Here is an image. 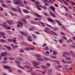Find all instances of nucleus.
Returning a JSON list of instances; mask_svg holds the SVG:
<instances>
[{"instance_id":"603ef678","label":"nucleus","mask_w":75,"mask_h":75,"mask_svg":"<svg viewBox=\"0 0 75 75\" xmlns=\"http://www.w3.org/2000/svg\"><path fill=\"white\" fill-rule=\"evenodd\" d=\"M47 65L48 67H50L51 65L50 64V63H48L47 64Z\"/></svg>"},{"instance_id":"79ce46f5","label":"nucleus","mask_w":75,"mask_h":75,"mask_svg":"<svg viewBox=\"0 0 75 75\" xmlns=\"http://www.w3.org/2000/svg\"><path fill=\"white\" fill-rule=\"evenodd\" d=\"M57 67L60 68H62V66L61 65H59L57 66Z\"/></svg>"},{"instance_id":"2f4dec72","label":"nucleus","mask_w":75,"mask_h":75,"mask_svg":"<svg viewBox=\"0 0 75 75\" xmlns=\"http://www.w3.org/2000/svg\"><path fill=\"white\" fill-rule=\"evenodd\" d=\"M35 3H36V4H37L38 5L39 4H40V2L38 1H35Z\"/></svg>"},{"instance_id":"052dcab7","label":"nucleus","mask_w":75,"mask_h":75,"mask_svg":"<svg viewBox=\"0 0 75 75\" xmlns=\"http://www.w3.org/2000/svg\"><path fill=\"white\" fill-rule=\"evenodd\" d=\"M24 3L25 4H27V2L25 1H24Z\"/></svg>"},{"instance_id":"5701e85b","label":"nucleus","mask_w":75,"mask_h":75,"mask_svg":"<svg viewBox=\"0 0 75 75\" xmlns=\"http://www.w3.org/2000/svg\"><path fill=\"white\" fill-rule=\"evenodd\" d=\"M30 18V16H25V17L24 18L25 19H27V18Z\"/></svg>"},{"instance_id":"9d476101","label":"nucleus","mask_w":75,"mask_h":75,"mask_svg":"<svg viewBox=\"0 0 75 75\" xmlns=\"http://www.w3.org/2000/svg\"><path fill=\"white\" fill-rule=\"evenodd\" d=\"M47 19L48 20V21H50V22H52V23H54V20H52L51 18H48Z\"/></svg>"},{"instance_id":"a18cd8bd","label":"nucleus","mask_w":75,"mask_h":75,"mask_svg":"<svg viewBox=\"0 0 75 75\" xmlns=\"http://www.w3.org/2000/svg\"><path fill=\"white\" fill-rule=\"evenodd\" d=\"M3 48V46L0 45V50H1Z\"/></svg>"},{"instance_id":"58836bf2","label":"nucleus","mask_w":75,"mask_h":75,"mask_svg":"<svg viewBox=\"0 0 75 75\" xmlns=\"http://www.w3.org/2000/svg\"><path fill=\"white\" fill-rule=\"evenodd\" d=\"M1 41H2V42H6V41L5 40H1Z\"/></svg>"},{"instance_id":"6e6552de","label":"nucleus","mask_w":75,"mask_h":75,"mask_svg":"<svg viewBox=\"0 0 75 75\" xmlns=\"http://www.w3.org/2000/svg\"><path fill=\"white\" fill-rule=\"evenodd\" d=\"M33 64H34L35 65H40V64H41V63L38 62H33Z\"/></svg>"},{"instance_id":"e433bc0d","label":"nucleus","mask_w":75,"mask_h":75,"mask_svg":"<svg viewBox=\"0 0 75 75\" xmlns=\"http://www.w3.org/2000/svg\"><path fill=\"white\" fill-rule=\"evenodd\" d=\"M13 42L16 41V39L15 38H13Z\"/></svg>"},{"instance_id":"37998d69","label":"nucleus","mask_w":75,"mask_h":75,"mask_svg":"<svg viewBox=\"0 0 75 75\" xmlns=\"http://www.w3.org/2000/svg\"><path fill=\"white\" fill-rule=\"evenodd\" d=\"M70 1L71 3V4H72L73 5H74V4L75 5V3H74V2H72V1Z\"/></svg>"},{"instance_id":"cd10ccee","label":"nucleus","mask_w":75,"mask_h":75,"mask_svg":"<svg viewBox=\"0 0 75 75\" xmlns=\"http://www.w3.org/2000/svg\"><path fill=\"white\" fill-rule=\"evenodd\" d=\"M36 56L37 57H38V58H41V55L39 54H36Z\"/></svg>"},{"instance_id":"e2e57ef3","label":"nucleus","mask_w":75,"mask_h":75,"mask_svg":"<svg viewBox=\"0 0 75 75\" xmlns=\"http://www.w3.org/2000/svg\"><path fill=\"white\" fill-rule=\"evenodd\" d=\"M25 8H27V9H28V10H30V8H28V7L27 6H25Z\"/></svg>"},{"instance_id":"c85d7f7f","label":"nucleus","mask_w":75,"mask_h":75,"mask_svg":"<svg viewBox=\"0 0 75 75\" xmlns=\"http://www.w3.org/2000/svg\"><path fill=\"white\" fill-rule=\"evenodd\" d=\"M18 67L21 68V69H24V67H23L22 66H21L20 65H18Z\"/></svg>"},{"instance_id":"680f3d73","label":"nucleus","mask_w":75,"mask_h":75,"mask_svg":"<svg viewBox=\"0 0 75 75\" xmlns=\"http://www.w3.org/2000/svg\"><path fill=\"white\" fill-rule=\"evenodd\" d=\"M3 26L4 28H7V26L6 25H3Z\"/></svg>"},{"instance_id":"4be33fe9","label":"nucleus","mask_w":75,"mask_h":75,"mask_svg":"<svg viewBox=\"0 0 75 75\" xmlns=\"http://www.w3.org/2000/svg\"><path fill=\"white\" fill-rule=\"evenodd\" d=\"M34 19L35 20H36V21H40V20H41V19L38 18H35Z\"/></svg>"},{"instance_id":"0eeeda50","label":"nucleus","mask_w":75,"mask_h":75,"mask_svg":"<svg viewBox=\"0 0 75 75\" xmlns=\"http://www.w3.org/2000/svg\"><path fill=\"white\" fill-rule=\"evenodd\" d=\"M61 34L62 35H64L62 36V37L64 38V40H67V38H66V37H65V34H64V33L62 32H61Z\"/></svg>"},{"instance_id":"a878e982","label":"nucleus","mask_w":75,"mask_h":75,"mask_svg":"<svg viewBox=\"0 0 75 75\" xmlns=\"http://www.w3.org/2000/svg\"><path fill=\"white\" fill-rule=\"evenodd\" d=\"M46 24L47 26H48V27H50L51 28H54V27L47 24V23H46Z\"/></svg>"},{"instance_id":"7ed1b4c3","label":"nucleus","mask_w":75,"mask_h":75,"mask_svg":"<svg viewBox=\"0 0 75 75\" xmlns=\"http://www.w3.org/2000/svg\"><path fill=\"white\" fill-rule=\"evenodd\" d=\"M17 26L18 27H21V28H23V24L21 22L19 21V24L17 25Z\"/></svg>"},{"instance_id":"49530a36","label":"nucleus","mask_w":75,"mask_h":75,"mask_svg":"<svg viewBox=\"0 0 75 75\" xmlns=\"http://www.w3.org/2000/svg\"><path fill=\"white\" fill-rule=\"evenodd\" d=\"M68 70H71V71H72V68L71 67H70L69 69H68Z\"/></svg>"},{"instance_id":"f8f14e48","label":"nucleus","mask_w":75,"mask_h":75,"mask_svg":"<svg viewBox=\"0 0 75 75\" xmlns=\"http://www.w3.org/2000/svg\"><path fill=\"white\" fill-rule=\"evenodd\" d=\"M7 54V52H4L1 53V55L2 56H5Z\"/></svg>"},{"instance_id":"5fc2aeb1","label":"nucleus","mask_w":75,"mask_h":75,"mask_svg":"<svg viewBox=\"0 0 75 75\" xmlns=\"http://www.w3.org/2000/svg\"><path fill=\"white\" fill-rule=\"evenodd\" d=\"M6 2H7V3H11V2L10 1H6Z\"/></svg>"},{"instance_id":"7c9ffc66","label":"nucleus","mask_w":75,"mask_h":75,"mask_svg":"<svg viewBox=\"0 0 75 75\" xmlns=\"http://www.w3.org/2000/svg\"><path fill=\"white\" fill-rule=\"evenodd\" d=\"M23 12L25 13H28V11L25 10H23Z\"/></svg>"},{"instance_id":"aec40b11","label":"nucleus","mask_w":75,"mask_h":75,"mask_svg":"<svg viewBox=\"0 0 75 75\" xmlns=\"http://www.w3.org/2000/svg\"><path fill=\"white\" fill-rule=\"evenodd\" d=\"M37 59L39 61H44V59L41 58H37Z\"/></svg>"},{"instance_id":"09e8293b","label":"nucleus","mask_w":75,"mask_h":75,"mask_svg":"<svg viewBox=\"0 0 75 75\" xmlns=\"http://www.w3.org/2000/svg\"><path fill=\"white\" fill-rule=\"evenodd\" d=\"M32 36L34 38H36V36L35 35L33 34Z\"/></svg>"},{"instance_id":"b1692460","label":"nucleus","mask_w":75,"mask_h":75,"mask_svg":"<svg viewBox=\"0 0 75 75\" xmlns=\"http://www.w3.org/2000/svg\"><path fill=\"white\" fill-rule=\"evenodd\" d=\"M40 24H42L43 27H45V24L43 22L40 23Z\"/></svg>"},{"instance_id":"4468645a","label":"nucleus","mask_w":75,"mask_h":75,"mask_svg":"<svg viewBox=\"0 0 75 75\" xmlns=\"http://www.w3.org/2000/svg\"><path fill=\"white\" fill-rule=\"evenodd\" d=\"M55 21H56V22L58 23V24L59 25H60V26H61V25H62V24H61V23L59 22V21H58V20H56Z\"/></svg>"},{"instance_id":"4c0bfd02","label":"nucleus","mask_w":75,"mask_h":75,"mask_svg":"<svg viewBox=\"0 0 75 75\" xmlns=\"http://www.w3.org/2000/svg\"><path fill=\"white\" fill-rule=\"evenodd\" d=\"M23 22H24V23H25L26 24H27V21H25V19H23Z\"/></svg>"},{"instance_id":"72a5a7b5","label":"nucleus","mask_w":75,"mask_h":75,"mask_svg":"<svg viewBox=\"0 0 75 75\" xmlns=\"http://www.w3.org/2000/svg\"><path fill=\"white\" fill-rule=\"evenodd\" d=\"M34 66L36 68H38V69H40V67H39L37 66L36 65H34Z\"/></svg>"},{"instance_id":"4d7b16f0","label":"nucleus","mask_w":75,"mask_h":75,"mask_svg":"<svg viewBox=\"0 0 75 75\" xmlns=\"http://www.w3.org/2000/svg\"><path fill=\"white\" fill-rule=\"evenodd\" d=\"M66 59H68V60H70L71 59V58L69 57H67L66 58Z\"/></svg>"},{"instance_id":"c9c22d12","label":"nucleus","mask_w":75,"mask_h":75,"mask_svg":"<svg viewBox=\"0 0 75 75\" xmlns=\"http://www.w3.org/2000/svg\"><path fill=\"white\" fill-rule=\"evenodd\" d=\"M30 31H33V28H30L29 29Z\"/></svg>"},{"instance_id":"6e6d98bb","label":"nucleus","mask_w":75,"mask_h":75,"mask_svg":"<svg viewBox=\"0 0 75 75\" xmlns=\"http://www.w3.org/2000/svg\"><path fill=\"white\" fill-rule=\"evenodd\" d=\"M9 59H11V60H14V59L11 58V57H10L9 58Z\"/></svg>"},{"instance_id":"423d86ee","label":"nucleus","mask_w":75,"mask_h":75,"mask_svg":"<svg viewBox=\"0 0 75 75\" xmlns=\"http://www.w3.org/2000/svg\"><path fill=\"white\" fill-rule=\"evenodd\" d=\"M62 62H64V63H67V62H68L69 64H71V62L70 61H65L64 60H62Z\"/></svg>"},{"instance_id":"c756f323","label":"nucleus","mask_w":75,"mask_h":75,"mask_svg":"<svg viewBox=\"0 0 75 75\" xmlns=\"http://www.w3.org/2000/svg\"><path fill=\"white\" fill-rule=\"evenodd\" d=\"M62 28H63L64 30H66V29L65 28V26L64 25H62Z\"/></svg>"},{"instance_id":"2eb2a0df","label":"nucleus","mask_w":75,"mask_h":75,"mask_svg":"<svg viewBox=\"0 0 75 75\" xmlns=\"http://www.w3.org/2000/svg\"><path fill=\"white\" fill-rule=\"evenodd\" d=\"M4 35H5V33L2 32L1 34V36L4 38H6V36H4Z\"/></svg>"},{"instance_id":"864d4df0","label":"nucleus","mask_w":75,"mask_h":75,"mask_svg":"<svg viewBox=\"0 0 75 75\" xmlns=\"http://www.w3.org/2000/svg\"><path fill=\"white\" fill-rule=\"evenodd\" d=\"M47 45L46 44H44L43 45H42V47H45Z\"/></svg>"},{"instance_id":"13d9d810","label":"nucleus","mask_w":75,"mask_h":75,"mask_svg":"<svg viewBox=\"0 0 75 75\" xmlns=\"http://www.w3.org/2000/svg\"><path fill=\"white\" fill-rule=\"evenodd\" d=\"M57 64H58V65L60 64V62H59V61H58L57 62Z\"/></svg>"},{"instance_id":"f257e3e1","label":"nucleus","mask_w":75,"mask_h":75,"mask_svg":"<svg viewBox=\"0 0 75 75\" xmlns=\"http://www.w3.org/2000/svg\"><path fill=\"white\" fill-rule=\"evenodd\" d=\"M22 1L21 0H14V4H18V6H21L22 7H24L23 4L21 2Z\"/></svg>"},{"instance_id":"bb28decb","label":"nucleus","mask_w":75,"mask_h":75,"mask_svg":"<svg viewBox=\"0 0 75 75\" xmlns=\"http://www.w3.org/2000/svg\"><path fill=\"white\" fill-rule=\"evenodd\" d=\"M15 62L16 63H17V64H18V65H20V62L18 61H15Z\"/></svg>"},{"instance_id":"8fccbe9b","label":"nucleus","mask_w":75,"mask_h":75,"mask_svg":"<svg viewBox=\"0 0 75 75\" xmlns=\"http://www.w3.org/2000/svg\"><path fill=\"white\" fill-rule=\"evenodd\" d=\"M64 4H66V5H68V3H67V2H66L65 1H64Z\"/></svg>"},{"instance_id":"412c9836","label":"nucleus","mask_w":75,"mask_h":75,"mask_svg":"<svg viewBox=\"0 0 75 75\" xmlns=\"http://www.w3.org/2000/svg\"><path fill=\"white\" fill-rule=\"evenodd\" d=\"M12 10H13V11H16V12H18V11L17 9L14 8H12Z\"/></svg>"},{"instance_id":"69168bd1","label":"nucleus","mask_w":75,"mask_h":75,"mask_svg":"<svg viewBox=\"0 0 75 75\" xmlns=\"http://www.w3.org/2000/svg\"><path fill=\"white\" fill-rule=\"evenodd\" d=\"M55 6H56V7H58V5H57V4H54Z\"/></svg>"},{"instance_id":"393cba45","label":"nucleus","mask_w":75,"mask_h":75,"mask_svg":"<svg viewBox=\"0 0 75 75\" xmlns=\"http://www.w3.org/2000/svg\"><path fill=\"white\" fill-rule=\"evenodd\" d=\"M43 58L45 61H48L49 60V58L47 57H43Z\"/></svg>"},{"instance_id":"c03bdc74","label":"nucleus","mask_w":75,"mask_h":75,"mask_svg":"<svg viewBox=\"0 0 75 75\" xmlns=\"http://www.w3.org/2000/svg\"><path fill=\"white\" fill-rule=\"evenodd\" d=\"M50 33L51 34H52L54 35V33H55V32L54 31H51V32H50Z\"/></svg>"},{"instance_id":"1a4fd4ad","label":"nucleus","mask_w":75,"mask_h":75,"mask_svg":"<svg viewBox=\"0 0 75 75\" xmlns=\"http://www.w3.org/2000/svg\"><path fill=\"white\" fill-rule=\"evenodd\" d=\"M50 9H52V10L54 11V12H55V8H54V7H53L52 6H51L50 7Z\"/></svg>"},{"instance_id":"ddd939ff","label":"nucleus","mask_w":75,"mask_h":75,"mask_svg":"<svg viewBox=\"0 0 75 75\" xmlns=\"http://www.w3.org/2000/svg\"><path fill=\"white\" fill-rule=\"evenodd\" d=\"M35 16H36L37 17H39V18H42V17L41 16H40V15H38L37 14V13H35Z\"/></svg>"},{"instance_id":"f03ea898","label":"nucleus","mask_w":75,"mask_h":75,"mask_svg":"<svg viewBox=\"0 0 75 75\" xmlns=\"http://www.w3.org/2000/svg\"><path fill=\"white\" fill-rule=\"evenodd\" d=\"M3 67L4 68H5V69H8V71H9V72H11L13 71V70L11 69V68L9 66L6 65H4Z\"/></svg>"},{"instance_id":"39448f33","label":"nucleus","mask_w":75,"mask_h":75,"mask_svg":"<svg viewBox=\"0 0 75 75\" xmlns=\"http://www.w3.org/2000/svg\"><path fill=\"white\" fill-rule=\"evenodd\" d=\"M7 22L9 23V24L10 25H12V24H13V21H10L8 20L7 21Z\"/></svg>"},{"instance_id":"20e7f679","label":"nucleus","mask_w":75,"mask_h":75,"mask_svg":"<svg viewBox=\"0 0 75 75\" xmlns=\"http://www.w3.org/2000/svg\"><path fill=\"white\" fill-rule=\"evenodd\" d=\"M67 54L68 55H69L70 54L69 53L67 52H63V56L64 57H67Z\"/></svg>"},{"instance_id":"9b49d317","label":"nucleus","mask_w":75,"mask_h":75,"mask_svg":"<svg viewBox=\"0 0 75 75\" xmlns=\"http://www.w3.org/2000/svg\"><path fill=\"white\" fill-rule=\"evenodd\" d=\"M70 52L72 56V57H75V54H74V52H72V51H70Z\"/></svg>"},{"instance_id":"de8ad7c7","label":"nucleus","mask_w":75,"mask_h":75,"mask_svg":"<svg viewBox=\"0 0 75 75\" xmlns=\"http://www.w3.org/2000/svg\"><path fill=\"white\" fill-rule=\"evenodd\" d=\"M32 74L33 75H37V73H32Z\"/></svg>"},{"instance_id":"ea45409f","label":"nucleus","mask_w":75,"mask_h":75,"mask_svg":"<svg viewBox=\"0 0 75 75\" xmlns=\"http://www.w3.org/2000/svg\"><path fill=\"white\" fill-rule=\"evenodd\" d=\"M8 41H9V42H12V41H13V40H11V39H8Z\"/></svg>"},{"instance_id":"0e129e2a","label":"nucleus","mask_w":75,"mask_h":75,"mask_svg":"<svg viewBox=\"0 0 75 75\" xmlns=\"http://www.w3.org/2000/svg\"><path fill=\"white\" fill-rule=\"evenodd\" d=\"M54 30H58V28H54Z\"/></svg>"},{"instance_id":"338daca9","label":"nucleus","mask_w":75,"mask_h":75,"mask_svg":"<svg viewBox=\"0 0 75 75\" xmlns=\"http://www.w3.org/2000/svg\"><path fill=\"white\" fill-rule=\"evenodd\" d=\"M0 10L1 11H3V8H1Z\"/></svg>"},{"instance_id":"774afa93","label":"nucleus","mask_w":75,"mask_h":75,"mask_svg":"<svg viewBox=\"0 0 75 75\" xmlns=\"http://www.w3.org/2000/svg\"><path fill=\"white\" fill-rule=\"evenodd\" d=\"M71 47H72V48H75V46L74 45H72Z\"/></svg>"},{"instance_id":"a19ab883","label":"nucleus","mask_w":75,"mask_h":75,"mask_svg":"<svg viewBox=\"0 0 75 75\" xmlns=\"http://www.w3.org/2000/svg\"><path fill=\"white\" fill-rule=\"evenodd\" d=\"M25 50H27V51H30V49H29V48L28 47L25 48Z\"/></svg>"},{"instance_id":"473e14b6","label":"nucleus","mask_w":75,"mask_h":75,"mask_svg":"<svg viewBox=\"0 0 75 75\" xmlns=\"http://www.w3.org/2000/svg\"><path fill=\"white\" fill-rule=\"evenodd\" d=\"M53 53H54V55H57V52H56L55 51H54L53 52Z\"/></svg>"},{"instance_id":"f704fd0d","label":"nucleus","mask_w":75,"mask_h":75,"mask_svg":"<svg viewBox=\"0 0 75 75\" xmlns=\"http://www.w3.org/2000/svg\"><path fill=\"white\" fill-rule=\"evenodd\" d=\"M2 6L3 7H7V6L4 4H2Z\"/></svg>"},{"instance_id":"a211bd4d","label":"nucleus","mask_w":75,"mask_h":75,"mask_svg":"<svg viewBox=\"0 0 75 75\" xmlns=\"http://www.w3.org/2000/svg\"><path fill=\"white\" fill-rule=\"evenodd\" d=\"M21 34L22 35H24L25 36H27V34L24 32L21 33Z\"/></svg>"},{"instance_id":"dca6fc26","label":"nucleus","mask_w":75,"mask_h":75,"mask_svg":"<svg viewBox=\"0 0 75 75\" xmlns=\"http://www.w3.org/2000/svg\"><path fill=\"white\" fill-rule=\"evenodd\" d=\"M17 8L19 12H20V13H21V8L19 7V6H17Z\"/></svg>"},{"instance_id":"3c124183","label":"nucleus","mask_w":75,"mask_h":75,"mask_svg":"<svg viewBox=\"0 0 75 75\" xmlns=\"http://www.w3.org/2000/svg\"><path fill=\"white\" fill-rule=\"evenodd\" d=\"M45 50H49V48L47 47H45Z\"/></svg>"},{"instance_id":"bf43d9fd","label":"nucleus","mask_w":75,"mask_h":75,"mask_svg":"<svg viewBox=\"0 0 75 75\" xmlns=\"http://www.w3.org/2000/svg\"><path fill=\"white\" fill-rule=\"evenodd\" d=\"M59 41L61 43H63V42L62 41V40H59Z\"/></svg>"},{"instance_id":"6ab92c4d","label":"nucleus","mask_w":75,"mask_h":75,"mask_svg":"<svg viewBox=\"0 0 75 75\" xmlns=\"http://www.w3.org/2000/svg\"><path fill=\"white\" fill-rule=\"evenodd\" d=\"M41 67H42V68H44V69L48 68V67H47L46 66L42 65L41 66Z\"/></svg>"},{"instance_id":"f3484780","label":"nucleus","mask_w":75,"mask_h":75,"mask_svg":"<svg viewBox=\"0 0 75 75\" xmlns=\"http://www.w3.org/2000/svg\"><path fill=\"white\" fill-rule=\"evenodd\" d=\"M50 14H51V16H52V17H55V14H54V13L50 12Z\"/></svg>"}]
</instances>
